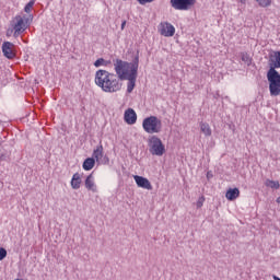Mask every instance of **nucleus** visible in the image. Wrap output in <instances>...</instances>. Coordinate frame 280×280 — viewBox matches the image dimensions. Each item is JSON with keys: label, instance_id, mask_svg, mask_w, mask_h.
I'll use <instances>...</instances> for the list:
<instances>
[{"label": "nucleus", "instance_id": "f257e3e1", "mask_svg": "<svg viewBox=\"0 0 280 280\" xmlns=\"http://www.w3.org/2000/svg\"><path fill=\"white\" fill-rule=\"evenodd\" d=\"M114 69L116 75H118L120 82L128 80L127 93H132L137 85V78L139 72V51L131 62L124 61L121 59L114 60Z\"/></svg>", "mask_w": 280, "mask_h": 280}, {"label": "nucleus", "instance_id": "f03ea898", "mask_svg": "<svg viewBox=\"0 0 280 280\" xmlns=\"http://www.w3.org/2000/svg\"><path fill=\"white\" fill-rule=\"evenodd\" d=\"M94 82L104 93H117L122 86L119 75L102 69L95 72Z\"/></svg>", "mask_w": 280, "mask_h": 280}, {"label": "nucleus", "instance_id": "7ed1b4c3", "mask_svg": "<svg viewBox=\"0 0 280 280\" xmlns=\"http://www.w3.org/2000/svg\"><path fill=\"white\" fill-rule=\"evenodd\" d=\"M267 80L269 82V91L272 97L280 95V73L273 68H269L267 72Z\"/></svg>", "mask_w": 280, "mask_h": 280}, {"label": "nucleus", "instance_id": "20e7f679", "mask_svg": "<svg viewBox=\"0 0 280 280\" xmlns=\"http://www.w3.org/2000/svg\"><path fill=\"white\" fill-rule=\"evenodd\" d=\"M142 128L148 135H159L163 130V122L156 116H150L143 119Z\"/></svg>", "mask_w": 280, "mask_h": 280}, {"label": "nucleus", "instance_id": "39448f33", "mask_svg": "<svg viewBox=\"0 0 280 280\" xmlns=\"http://www.w3.org/2000/svg\"><path fill=\"white\" fill-rule=\"evenodd\" d=\"M150 154L153 156H163L165 154V144L158 136H150L148 139Z\"/></svg>", "mask_w": 280, "mask_h": 280}, {"label": "nucleus", "instance_id": "423d86ee", "mask_svg": "<svg viewBox=\"0 0 280 280\" xmlns=\"http://www.w3.org/2000/svg\"><path fill=\"white\" fill-rule=\"evenodd\" d=\"M30 19L27 16L23 15H16L12 21V27H13V36L14 38H19L25 30H27V23Z\"/></svg>", "mask_w": 280, "mask_h": 280}, {"label": "nucleus", "instance_id": "0eeeda50", "mask_svg": "<svg viewBox=\"0 0 280 280\" xmlns=\"http://www.w3.org/2000/svg\"><path fill=\"white\" fill-rule=\"evenodd\" d=\"M174 10L187 11L191 5H196V0H171Z\"/></svg>", "mask_w": 280, "mask_h": 280}, {"label": "nucleus", "instance_id": "6e6552de", "mask_svg": "<svg viewBox=\"0 0 280 280\" xmlns=\"http://www.w3.org/2000/svg\"><path fill=\"white\" fill-rule=\"evenodd\" d=\"M159 32L161 36H165L166 38H170L174 36V34H176V28L170 22H162L159 25Z\"/></svg>", "mask_w": 280, "mask_h": 280}, {"label": "nucleus", "instance_id": "1a4fd4ad", "mask_svg": "<svg viewBox=\"0 0 280 280\" xmlns=\"http://www.w3.org/2000/svg\"><path fill=\"white\" fill-rule=\"evenodd\" d=\"M2 54L9 60H12V58H15L16 54L14 52V44H12L11 42H4L2 44Z\"/></svg>", "mask_w": 280, "mask_h": 280}, {"label": "nucleus", "instance_id": "9d476101", "mask_svg": "<svg viewBox=\"0 0 280 280\" xmlns=\"http://www.w3.org/2000/svg\"><path fill=\"white\" fill-rule=\"evenodd\" d=\"M133 179L136 180V184L138 185V187H141V189H147L148 191H152V183H150L149 178H145L139 175H133Z\"/></svg>", "mask_w": 280, "mask_h": 280}, {"label": "nucleus", "instance_id": "9b49d317", "mask_svg": "<svg viewBox=\"0 0 280 280\" xmlns=\"http://www.w3.org/2000/svg\"><path fill=\"white\" fill-rule=\"evenodd\" d=\"M269 69H280V50L269 56Z\"/></svg>", "mask_w": 280, "mask_h": 280}, {"label": "nucleus", "instance_id": "f8f14e48", "mask_svg": "<svg viewBox=\"0 0 280 280\" xmlns=\"http://www.w3.org/2000/svg\"><path fill=\"white\" fill-rule=\"evenodd\" d=\"M125 121L126 124H129V126L137 124V113L135 112V109L128 108L125 112Z\"/></svg>", "mask_w": 280, "mask_h": 280}, {"label": "nucleus", "instance_id": "ddd939ff", "mask_svg": "<svg viewBox=\"0 0 280 280\" xmlns=\"http://www.w3.org/2000/svg\"><path fill=\"white\" fill-rule=\"evenodd\" d=\"M85 188L88 191H92L93 194H97V185H95V178L93 177V174H90L85 178Z\"/></svg>", "mask_w": 280, "mask_h": 280}, {"label": "nucleus", "instance_id": "4468645a", "mask_svg": "<svg viewBox=\"0 0 280 280\" xmlns=\"http://www.w3.org/2000/svg\"><path fill=\"white\" fill-rule=\"evenodd\" d=\"M92 156L96 161V163H102V159H104V147L102 144H98L94 149Z\"/></svg>", "mask_w": 280, "mask_h": 280}, {"label": "nucleus", "instance_id": "2eb2a0df", "mask_svg": "<svg viewBox=\"0 0 280 280\" xmlns=\"http://www.w3.org/2000/svg\"><path fill=\"white\" fill-rule=\"evenodd\" d=\"M225 198H228L231 201L237 200V198H240V189L238 188H230L225 194Z\"/></svg>", "mask_w": 280, "mask_h": 280}, {"label": "nucleus", "instance_id": "dca6fc26", "mask_svg": "<svg viewBox=\"0 0 280 280\" xmlns=\"http://www.w3.org/2000/svg\"><path fill=\"white\" fill-rule=\"evenodd\" d=\"M81 185H82V177L80 176V173H75L71 179V187L72 189H80Z\"/></svg>", "mask_w": 280, "mask_h": 280}, {"label": "nucleus", "instance_id": "f3484780", "mask_svg": "<svg viewBox=\"0 0 280 280\" xmlns=\"http://www.w3.org/2000/svg\"><path fill=\"white\" fill-rule=\"evenodd\" d=\"M93 167H95V160L93 158L85 159L83 162V170H85V172H91Z\"/></svg>", "mask_w": 280, "mask_h": 280}, {"label": "nucleus", "instance_id": "a211bd4d", "mask_svg": "<svg viewBox=\"0 0 280 280\" xmlns=\"http://www.w3.org/2000/svg\"><path fill=\"white\" fill-rule=\"evenodd\" d=\"M200 130L205 135V137H211L212 131H211V126L207 122H200Z\"/></svg>", "mask_w": 280, "mask_h": 280}, {"label": "nucleus", "instance_id": "6ab92c4d", "mask_svg": "<svg viewBox=\"0 0 280 280\" xmlns=\"http://www.w3.org/2000/svg\"><path fill=\"white\" fill-rule=\"evenodd\" d=\"M265 186L269 187L270 189H279L280 188L279 182L272 180V179H266Z\"/></svg>", "mask_w": 280, "mask_h": 280}, {"label": "nucleus", "instance_id": "aec40b11", "mask_svg": "<svg viewBox=\"0 0 280 280\" xmlns=\"http://www.w3.org/2000/svg\"><path fill=\"white\" fill-rule=\"evenodd\" d=\"M241 58H242V61L245 62V65H247V67H250L253 60L250 59V56L248 55V52H242Z\"/></svg>", "mask_w": 280, "mask_h": 280}, {"label": "nucleus", "instance_id": "412c9836", "mask_svg": "<svg viewBox=\"0 0 280 280\" xmlns=\"http://www.w3.org/2000/svg\"><path fill=\"white\" fill-rule=\"evenodd\" d=\"M108 65H110V61H106L104 58H98L94 62V67H108Z\"/></svg>", "mask_w": 280, "mask_h": 280}, {"label": "nucleus", "instance_id": "4be33fe9", "mask_svg": "<svg viewBox=\"0 0 280 280\" xmlns=\"http://www.w3.org/2000/svg\"><path fill=\"white\" fill-rule=\"evenodd\" d=\"M256 1L260 5V8H268V5L272 3V0H256Z\"/></svg>", "mask_w": 280, "mask_h": 280}, {"label": "nucleus", "instance_id": "5701e85b", "mask_svg": "<svg viewBox=\"0 0 280 280\" xmlns=\"http://www.w3.org/2000/svg\"><path fill=\"white\" fill-rule=\"evenodd\" d=\"M34 3L35 1L34 0H31L24 8V11L30 14L32 12V9L34 8Z\"/></svg>", "mask_w": 280, "mask_h": 280}, {"label": "nucleus", "instance_id": "b1692460", "mask_svg": "<svg viewBox=\"0 0 280 280\" xmlns=\"http://www.w3.org/2000/svg\"><path fill=\"white\" fill-rule=\"evenodd\" d=\"M5 257H8V250H5L3 247H0V261H3Z\"/></svg>", "mask_w": 280, "mask_h": 280}, {"label": "nucleus", "instance_id": "393cba45", "mask_svg": "<svg viewBox=\"0 0 280 280\" xmlns=\"http://www.w3.org/2000/svg\"><path fill=\"white\" fill-rule=\"evenodd\" d=\"M152 1L154 0H138V3H140V5H145V3H152Z\"/></svg>", "mask_w": 280, "mask_h": 280}, {"label": "nucleus", "instance_id": "a878e982", "mask_svg": "<svg viewBox=\"0 0 280 280\" xmlns=\"http://www.w3.org/2000/svg\"><path fill=\"white\" fill-rule=\"evenodd\" d=\"M202 202H205V199L201 198L197 201V209H200V207H202Z\"/></svg>", "mask_w": 280, "mask_h": 280}, {"label": "nucleus", "instance_id": "bb28decb", "mask_svg": "<svg viewBox=\"0 0 280 280\" xmlns=\"http://www.w3.org/2000/svg\"><path fill=\"white\" fill-rule=\"evenodd\" d=\"M238 3H242V5H246V0H237Z\"/></svg>", "mask_w": 280, "mask_h": 280}, {"label": "nucleus", "instance_id": "cd10ccee", "mask_svg": "<svg viewBox=\"0 0 280 280\" xmlns=\"http://www.w3.org/2000/svg\"><path fill=\"white\" fill-rule=\"evenodd\" d=\"M124 27H126V21L121 23V30H124Z\"/></svg>", "mask_w": 280, "mask_h": 280}, {"label": "nucleus", "instance_id": "c85d7f7f", "mask_svg": "<svg viewBox=\"0 0 280 280\" xmlns=\"http://www.w3.org/2000/svg\"><path fill=\"white\" fill-rule=\"evenodd\" d=\"M276 202H278V205H280V197L277 198Z\"/></svg>", "mask_w": 280, "mask_h": 280}, {"label": "nucleus", "instance_id": "c756f323", "mask_svg": "<svg viewBox=\"0 0 280 280\" xmlns=\"http://www.w3.org/2000/svg\"><path fill=\"white\" fill-rule=\"evenodd\" d=\"M273 280H280V278L277 276H273Z\"/></svg>", "mask_w": 280, "mask_h": 280}, {"label": "nucleus", "instance_id": "7c9ffc66", "mask_svg": "<svg viewBox=\"0 0 280 280\" xmlns=\"http://www.w3.org/2000/svg\"><path fill=\"white\" fill-rule=\"evenodd\" d=\"M0 161H3V155L0 156Z\"/></svg>", "mask_w": 280, "mask_h": 280}]
</instances>
